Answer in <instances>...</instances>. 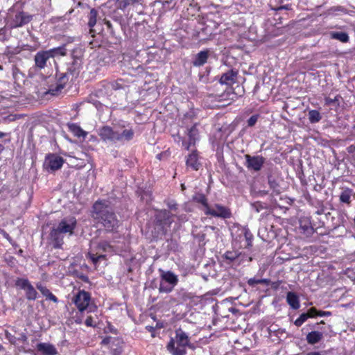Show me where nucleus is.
I'll return each instance as SVG.
<instances>
[{
  "mask_svg": "<svg viewBox=\"0 0 355 355\" xmlns=\"http://www.w3.org/2000/svg\"><path fill=\"white\" fill-rule=\"evenodd\" d=\"M111 340V337H106L102 340V344L103 345H107L110 343V341Z\"/></svg>",
  "mask_w": 355,
  "mask_h": 355,
  "instance_id": "nucleus-47",
  "label": "nucleus"
},
{
  "mask_svg": "<svg viewBox=\"0 0 355 355\" xmlns=\"http://www.w3.org/2000/svg\"><path fill=\"white\" fill-rule=\"evenodd\" d=\"M37 288L41 293L46 297V299L51 300L54 302H58V298L46 287L39 284H37Z\"/></svg>",
  "mask_w": 355,
  "mask_h": 355,
  "instance_id": "nucleus-26",
  "label": "nucleus"
},
{
  "mask_svg": "<svg viewBox=\"0 0 355 355\" xmlns=\"http://www.w3.org/2000/svg\"><path fill=\"white\" fill-rule=\"evenodd\" d=\"M306 355H322V354L318 352H311L307 353Z\"/></svg>",
  "mask_w": 355,
  "mask_h": 355,
  "instance_id": "nucleus-48",
  "label": "nucleus"
},
{
  "mask_svg": "<svg viewBox=\"0 0 355 355\" xmlns=\"http://www.w3.org/2000/svg\"><path fill=\"white\" fill-rule=\"evenodd\" d=\"M52 58L57 55H65L67 54V49L65 45H62L58 47L53 48L47 50Z\"/></svg>",
  "mask_w": 355,
  "mask_h": 355,
  "instance_id": "nucleus-27",
  "label": "nucleus"
},
{
  "mask_svg": "<svg viewBox=\"0 0 355 355\" xmlns=\"http://www.w3.org/2000/svg\"><path fill=\"white\" fill-rule=\"evenodd\" d=\"M351 193L349 191H345L342 192L340 196V200L341 202L349 204L350 203Z\"/></svg>",
  "mask_w": 355,
  "mask_h": 355,
  "instance_id": "nucleus-37",
  "label": "nucleus"
},
{
  "mask_svg": "<svg viewBox=\"0 0 355 355\" xmlns=\"http://www.w3.org/2000/svg\"><path fill=\"white\" fill-rule=\"evenodd\" d=\"M331 38L342 42H347L349 40L348 34L345 32H333L331 33Z\"/></svg>",
  "mask_w": 355,
  "mask_h": 355,
  "instance_id": "nucleus-29",
  "label": "nucleus"
},
{
  "mask_svg": "<svg viewBox=\"0 0 355 355\" xmlns=\"http://www.w3.org/2000/svg\"><path fill=\"white\" fill-rule=\"evenodd\" d=\"M3 349V346L1 345H0V351Z\"/></svg>",
  "mask_w": 355,
  "mask_h": 355,
  "instance_id": "nucleus-54",
  "label": "nucleus"
},
{
  "mask_svg": "<svg viewBox=\"0 0 355 355\" xmlns=\"http://www.w3.org/2000/svg\"><path fill=\"white\" fill-rule=\"evenodd\" d=\"M268 184L270 187L276 193H279V184L274 179L272 178V177H268Z\"/></svg>",
  "mask_w": 355,
  "mask_h": 355,
  "instance_id": "nucleus-36",
  "label": "nucleus"
},
{
  "mask_svg": "<svg viewBox=\"0 0 355 355\" xmlns=\"http://www.w3.org/2000/svg\"><path fill=\"white\" fill-rule=\"evenodd\" d=\"M239 237L240 240L243 239L245 240V243L241 245V248H248L252 246V240L253 236L248 229L243 228L241 230V234Z\"/></svg>",
  "mask_w": 355,
  "mask_h": 355,
  "instance_id": "nucleus-19",
  "label": "nucleus"
},
{
  "mask_svg": "<svg viewBox=\"0 0 355 355\" xmlns=\"http://www.w3.org/2000/svg\"><path fill=\"white\" fill-rule=\"evenodd\" d=\"M177 294L178 301L181 302H185L193 297V295L191 293H189L184 289H180Z\"/></svg>",
  "mask_w": 355,
  "mask_h": 355,
  "instance_id": "nucleus-28",
  "label": "nucleus"
},
{
  "mask_svg": "<svg viewBox=\"0 0 355 355\" xmlns=\"http://www.w3.org/2000/svg\"><path fill=\"white\" fill-rule=\"evenodd\" d=\"M3 69V67L2 66L0 65V70H2Z\"/></svg>",
  "mask_w": 355,
  "mask_h": 355,
  "instance_id": "nucleus-55",
  "label": "nucleus"
},
{
  "mask_svg": "<svg viewBox=\"0 0 355 355\" xmlns=\"http://www.w3.org/2000/svg\"><path fill=\"white\" fill-rule=\"evenodd\" d=\"M240 254L241 253L236 251H227L221 256V258L224 263L230 264L236 261L239 257Z\"/></svg>",
  "mask_w": 355,
  "mask_h": 355,
  "instance_id": "nucleus-24",
  "label": "nucleus"
},
{
  "mask_svg": "<svg viewBox=\"0 0 355 355\" xmlns=\"http://www.w3.org/2000/svg\"><path fill=\"white\" fill-rule=\"evenodd\" d=\"M21 252H22V250H20L19 254H21Z\"/></svg>",
  "mask_w": 355,
  "mask_h": 355,
  "instance_id": "nucleus-57",
  "label": "nucleus"
},
{
  "mask_svg": "<svg viewBox=\"0 0 355 355\" xmlns=\"http://www.w3.org/2000/svg\"><path fill=\"white\" fill-rule=\"evenodd\" d=\"M309 120L311 123H315L319 122L321 119L320 113L315 110H312L309 112Z\"/></svg>",
  "mask_w": 355,
  "mask_h": 355,
  "instance_id": "nucleus-31",
  "label": "nucleus"
},
{
  "mask_svg": "<svg viewBox=\"0 0 355 355\" xmlns=\"http://www.w3.org/2000/svg\"><path fill=\"white\" fill-rule=\"evenodd\" d=\"M198 130L197 129L196 124L193 125L188 131L189 137V146H186L187 150H189L191 146H194L196 141L199 139Z\"/></svg>",
  "mask_w": 355,
  "mask_h": 355,
  "instance_id": "nucleus-20",
  "label": "nucleus"
},
{
  "mask_svg": "<svg viewBox=\"0 0 355 355\" xmlns=\"http://www.w3.org/2000/svg\"><path fill=\"white\" fill-rule=\"evenodd\" d=\"M204 212L206 215H211L214 217L229 218L231 217L230 210L219 204H215L212 207H207L206 209H204Z\"/></svg>",
  "mask_w": 355,
  "mask_h": 355,
  "instance_id": "nucleus-9",
  "label": "nucleus"
},
{
  "mask_svg": "<svg viewBox=\"0 0 355 355\" xmlns=\"http://www.w3.org/2000/svg\"><path fill=\"white\" fill-rule=\"evenodd\" d=\"M182 188L184 189V184H182Z\"/></svg>",
  "mask_w": 355,
  "mask_h": 355,
  "instance_id": "nucleus-56",
  "label": "nucleus"
},
{
  "mask_svg": "<svg viewBox=\"0 0 355 355\" xmlns=\"http://www.w3.org/2000/svg\"><path fill=\"white\" fill-rule=\"evenodd\" d=\"M238 76V71L234 69L228 70L222 74L220 78V83L227 86H231L236 83Z\"/></svg>",
  "mask_w": 355,
  "mask_h": 355,
  "instance_id": "nucleus-15",
  "label": "nucleus"
},
{
  "mask_svg": "<svg viewBox=\"0 0 355 355\" xmlns=\"http://www.w3.org/2000/svg\"><path fill=\"white\" fill-rule=\"evenodd\" d=\"M37 349L43 355H56L58 351L55 346L48 343H40L37 345Z\"/></svg>",
  "mask_w": 355,
  "mask_h": 355,
  "instance_id": "nucleus-16",
  "label": "nucleus"
},
{
  "mask_svg": "<svg viewBox=\"0 0 355 355\" xmlns=\"http://www.w3.org/2000/svg\"><path fill=\"white\" fill-rule=\"evenodd\" d=\"M97 17H98V11L92 8L90 10V12L87 16L88 17V26L90 28L89 33L92 35V37L94 36V31L92 29V28L96 25L97 22Z\"/></svg>",
  "mask_w": 355,
  "mask_h": 355,
  "instance_id": "nucleus-21",
  "label": "nucleus"
},
{
  "mask_svg": "<svg viewBox=\"0 0 355 355\" xmlns=\"http://www.w3.org/2000/svg\"><path fill=\"white\" fill-rule=\"evenodd\" d=\"M50 53L46 51H38L34 57L35 67L40 69H42L46 67L47 62L50 58H52Z\"/></svg>",
  "mask_w": 355,
  "mask_h": 355,
  "instance_id": "nucleus-13",
  "label": "nucleus"
},
{
  "mask_svg": "<svg viewBox=\"0 0 355 355\" xmlns=\"http://www.w3.org/2000/svg\"><path fill=\"white\" fill-rule=\"evenodd\" d=\"M173 214H171L170 211L167 209H162L158 211L156 218L164 224L171 225L173 222Z\"/></svg>",
  "mask_w": 355,
  "mask_h": 355,
  "instance_id": "nucleus-18",
  "label": "nucleus"
},
{
  "mask_svg": "<svg viewBox=\"0 0 355 355\" xmlns=\"http://www.w3.org/2000/svg\"><path fill=\"white\" fill-rule=\"evenodd\" d=\"M320 324H324V322L323 320H321ZM319 324V323H317L316 325Z\"/></svg>",
  "mask_w": 355,
  "mask_h": 355,
  "instance_id": "nucleus-53",
  "label": "nucleus"
},
{
  "mask_svg": "<svg viewBox=\"0 0 355 355\" xmlns=\"http://www.w3.org/2000/svg\"><path fill=\"white\" fill-rule=\"evenodd\" d=\"M63 163L64 159L62 157L55 155H50L47 156L45 164H46L51 171H55L60 168Z\"/></svg>",
  "mask_w": 355,
  "mask_h": 355,
  "instance_id": "nucleus-14",
  "label": "nucleus"
},
{
  "mask_svg": "<svg viewBox=\"0 0 355 355\" xmlns=\"http://www.w3.org/2000/svg\"><path fill=\"white\" fill-rule=\"evenodd\" d=\"M159 271L160 272L159 292L164 293H171L179 282L178 276L170 270L165 271L159 269Z\"/></svg>",
  "mask_w": 355,
  "mask_h": 355,
  "instance_id": "nucleus-6",
  "label": "nucleus"
},
{
  "mask_svg": "<svg viewBox=\"0 0 355 355\" xmlns=\"http://www.w3.org/2000/svg\"><path fill=\"white\" fill-rule=\"evenodd\" d=\"M175 334V339L171 338L166 348L173 355H185L186 347L189 344V336L181 329H177Z\"/></svg>",
  "mask_w": 355,
  "mask_h": 355,
  "instance_id": "nucleus-4",
  "label": "nucleus"
},
{
  "mask_svg": "<svg viewBox=\"0 0 355 355\" xmlns=\"http://www.w3.org/2000/svg\"><path fill=\"white\" fill-rule=\"evenodd\" d=\"M286 302L293 309H298L300 306L299 297L293 292H288L287 293Z\"/></svg>",
  "mask_w": 355,
  "mask_h": 355,
  "instance_id": "nucleus-23",
  "label": "nucleus"
},
{
  "mask_svg": "<svg viewBox=\"0 0 355 355\" xmlns=\"http://www.w3.org/2000/svg\"><path fill=\"white\" fill-rule=\"evenodd\" d=\"M186 164L187 166L192 168L193 170H198L200 163L198 162V154L196 150H193L192 153L188 155Z\"/></svg>",
  "mask_w": 355,
  "mask_h": 355,
  "instance_id": "nucleus-22",
  "label": "nucleus"
},
{
  "mask_svg": "<svg viewBox=\"0 0 355 355\" xmlns=\"http://www.w3.org/2000/svg\"><path fill=\"white\" fill-rule=\"evenodd\" d=\"M16 286L26 292V297L28 300H35L37 297V292L28 279L18 278L15 282Z\"/></svg>",
  "mask_w": 355,
  "mask_h": 355,
  "instance_id": "nucleus-8",
  "label": "nucleus"
},
{
  "mask_svg": "<svg viewBox=\"0 0 355 355\" xmlns=\"http://www.w3.org/2000/svg\"><path fill=\"white\" fill-rule=\"evenodd\" d=\"M182 146L186 148L187 146H189V141H182Z\"/></svg>",
  "mask_w": 355,
  "mask_h": 355,
  "instance_id": "nucleus-50",
  "label": "nucleus"
},
{
  "mask_svg": "<svg viewBox=\"0 0 355 355\" xmlns=\"http://www.w3.org/2000/svg\"><path fill=\"white\" fill-rule=\"evenodd\" d=\"M259 118V115L255 114L251 116L249 119L248 120V125L250 127H252L255 125Z\"/></svg>",
  "mask_w": 355,
  "mask_h": 355,
  "instance_id": "nucleus-39",
  "label": "nucleus"
},
{
  "mask_svg": "<svg viewBox=\"0 0 355 355\" xmlns=\"http://www.w3.org/2000/svg\"><path fill=\"white\" fill-rule=\"evenodd\" d=\"M83 52L80 48L74 49L71 53V59L66 63V71L62 73L59 77L55 88L49 89L52 95H55L60 92L67 85L69 80V76L76 78L82 66V58Z\"/></svg>",
  "mask_w": 355,
  "mask_h": 355,
  "instance_id": "nucleus-1",
  "label": "nucleus"
},
{
  "mask_svg": "<svg viewBox=\"0 0 355 355\" xmlns=\"http://www.w3.org/2000/svg\"><path fill=\"white\" fill-rule=\"evenodd\" d=\"M105 24L107 25V28H112V24L110 21H105Z\"/></svg>",
  "mask_w": 355,
  "mask_h": 355,
  "instance_id": "nucleus-49",
  "label": "nucleus"
},
{
  "mask_svg": "<svg viewBox=\"0 0 355 355\" xmlns=\"http://www.w3.org/2000/svg\"><path fill=\"white\" fill-rule=\"evenodd\" d=\"M98 135L106 143L122 145L133 138L134 131L124 124H114L112 127L105 125L99 128Z\"/></svg>",
  "mask_w": 355,
  "mask_h": 355,
  "instance_id": "nucleus-2",
  "label": "nucleus"
},
{
  "mask_svg": "<svg viewBox=\"0 0 355 355\" xmlns=\"http://www.w3.org/2000/svg\"><path fill=\"white\" fill-rule=\"evenodd\" d=\"M331 315V313L330 311H319L318 316H330Z\"/></svg>",
  "mask_w": 355,
  "mask_h": 355,
  "instance_id": "nucleus-46",
  "label": "nucleus"
},
{
  "mask_svg": "<svg viewBox=\"0 0 355 355\" xmlns=\"http://www.w3.org/2000/svg\"><path fill=\"white\" fill-rule=\"evenodd\" d=\"M165 202L166 203L167 207H168V209L171 211H174L177 212L178 205L175 200H166Z\"/></svg>",
  "mask_w": 355,
  "mask_h": 355,
  "instance_id": "nucleus-38",
  "label": "nucleus"
},
{
  "mask_svg": "<svg viewBox=\"0 0 355 355\" xmlns=\"http://www.w3.org/2000/svg\"><path fill=\"white\" fill-rule=\"evenodd\" d=\"M27 340V336L25 334L21 333L19 334L17 336V341L20 343H24Z\"/></svg>",
  "mask_w": 355,
  "mask_h": 355,
  "instance_id": "nucleus-43",
  "label": "nucleus"
},
{
  "mask_svg": "<svg viewBox=\"0 0 355 355\" xmlns=\"http://www.w3.org/2000/svg\"><path fill=\"white\" fill-rule=\"evenodd\" d=\"M112 247L108 241H101L99 242H91V251L88 253V256L92 262L96 264L101 259H105V255L101 254V252H110Z\"/></svg>",
  "mask_w": 355,
  "mask_h": 355,
  "instance_id": "nucleus-7",
  "label": "nucleus"
},
{
  "mask_svg": "<svg viewBox=\"0 0 355 355\" xmlns=\"http://www.w3.org/2000/svg\"><path fill=\"white\" fill-rule=\"evenodd\" d=\"M326 101H327V103H329L333 102V100H331L330 98H327V99H326Z\"/></svg>",
  "mask_w": 355,
  "mask_h": 355,
  "instance_id": "nucleus-52",
  "label": "nucleus"
},
{
  "mask_svg": "<svg viewBox=\"0 0 355 355\" xmlns=\"http://www.w3.org/2000/svg\"><path fill=\"white\" fill-rule=\"evenodd\" d=\"M323 337L321 332L313 331L306 335V341L309 344L314 345L319 343Z\"/></svg>",
  "mask_w": 355,
  "mask_h": 355,
  "instance_id": "nucleus-25",
  "label": "nucleus"
},
{
  "mask_svg": "<svg viewBox=\"0 0 355 355\" xmlns=\"http://www.w3.org/2000/svg\"><path fill=\"white\" fill-rule=\"evenodd\" d=\"M309 318L310 315L306 313H302L297 319L295 320L294 324L297 327H301Z\"/></svg>",
  "mask_w": 355,
  "mask_h": 355,
  "instance_id": "nucleus-34",
  "label": "nucleus"
},
{
  "mask_svg": "<svg viewBox=\"0 0 355 355\" xmlns=\"http://www.w3.org/2000/svg\"><path fill=\"white\" fill-rule=\"evenodd\" d=\"M174 216L177 218L180 223H184L188 220L187 215L184 214H178L175 213L174 214Z\"/></svg>",
  "mask_w": 355,
  "mask_h": 355,
  "instance_id": "nucleus-41",
  "label": "nucleus"
},
{
  "mask_svg": "<svg viewBox=\"0 0 355 355\" xmlns=\"http://www.w3.org/2000/svg\"><path fill=\"white\" fill-rule=\"evenodd\" d=\"M193 200L196 202L200 203L204 206V209H206L209 205L207 203V199L204 194L197 193L193 196Z\"/></svg>",
  "mask_w": 355,
  "mask_h": 355,
  "instance_id": "nucleus-32",
  "label": "nucleus"
},
{
  "mask_svg": "<svg viewBox=\"0 0 355 355\" xmlns=\"http://www.w3.org/2000/svg\"><path fill=\"white\" fill-rule=\"evenodd\" d=\"M245 165L248 169L259 171L264 164L265 159L261 156H251L245 155Z\"/></svg>",
  "mask_w": 355,
  "mask_h": 355,
  "instance_id": "nucleus-12",
  "label": "nucleus"
},
{
  "mask_svg": "<svg viewBox=\"0 0 355 355\" xmlns=\"http://www.w3.org/2000/svg\"><path fill=\"white\" fill-rule=\"evenodd\" d=\"M76 220L74 218H64L59 223L56 227H54L51 232V237L57 243L58 245L62 244L63 234H73L75 229Z\"/></svg>",
  "mask_w": 355,
  "mask_h": 355,
  "instance_id": "nucleus-5",
  "label": "nucleus"
},
{
  "mask_svg": "<svg viewBox=\"0 0 355 355\" xmlns=\"http://www.w3.org/2000/svg\"><path fill=\"white\" fill-rule=\"evenodd\" d=\"M21 252H22V250H20L19 254H21Z\"/></svg>",
  "mask_w": 355,
  "mask_h": 355,
  "instance_id": "nucleus-58",
  "label": "nucleus"
},
{
  "mask_svg": "<svg viewBox=\"0 0 355 355\" xmlns=\"http://www.w3.org/2000/svg\"><path fill=\"white\" fill-rule=\"evenodd\" d=\"M33 16L26 12L20 11L15 13L12 19L10 26L11 28L21 27L28 24L32 19Z\"/></svg>",
  "mask_w": 355,
  "mask_h": 355,
  "instance_id": "nucleus-11",
  "label": "nucleus"
},
{
  "mask_svg": "<svg viewBox=\"0 0 355 355\" xmlns=\"http://www.w3.org/2000/svg\"><path fill=\"white\" fill-rule=\"evenodd\" d=\"M209 50L201 51L198 53L193 58L192 64L194 67L203 66L208 60L209 58Z\"/></svg>",
  "mask_w": 355,
  "mask_h": 355,
  "instance_id": "nucleus-17",
  "label": "nucleus"
},
{
  "mask_svg": "<svg viewBox=\"0 0 355 355\" xmlns=\"http://www.w3.org/2000/svg\"><path fill=\"white\" fill-rule=\"evenodd\" d=\"M318 313H319V311L317 310L315 307H312V308L309 309L306 312V313L309 314V315H310V318H315V316H318Z\"/></svg>",
  "mask_w": 355,
  "mask_h": 355,
  "instance_id": "nucleus-40",
  "label": "nucleus"
},
{
  "mask_svg": "<svg viewBox=\"0 0 355 355\" xmlns=\"http://www.w3.org/2000/svg\"><path fill=\"white\" fill-rule=\"evenodd\" d=\"M252 207L256 210L257 212H259L261 209H263L262 205L259 202L252 204Z\"/></svg>",
  "mask_w": 355,
  "mask_h": 355,
  "instance_id": "nucleus-44",
  "label": "nucleus"
},
{
  "mask_svg": "<svg viewBox=\"0 0 355 355\" xmlns=\"http://www.w3.org/2000/svg\"><path fill=\"white\" fill-rule=\"evenodd\" d=\"M70 130L71 132L78 137H83L85 138L87 132L84 131L80 126L73 124L70 127Z\"/></svg>",
  "mask_w": 355,
  "mask_h": 355,
  "instance_id": "nucleus-30",
  "label": "nucleus"
},
{
  "mask_svg": "<svg viewBox=\"0 0 355 355\" xmlns=\"http://www.w3.org/2000/svg\"><path fill=\"white\" fill-rule=\"evenodd\" d=\"M139 0H117L119 7L121 9H125L130 4L138 3Z\"/></svg>",
  "mask_w": 355,
  "mask_h": 355,
  "instance_id": "nucleus-35",
  "label": "nucleus"
},
{
  "mask_svg": "<svg viewBox=\"0 0 355 355\" xmlns=\"http://www.w3.org/2000/svg\"><path fill=\"white\" fill-rule=\"evenodd\" d=\"M85 323V324L87 327H93V326H94V324H93V319H92V318L91 316L87 317V318L86 319Z\"/></svg>",
  "mask_w": 355,
  "mask_h": 355,
  "instance_id": "nucleus-45",
  "label": "nucleus"
},
{
  "mask_svg": "<svg viewBox=\"0 0 355 355\" xmlns=\"http://www.w3.org/2000/svg\"><path fill=\"white\" fill-rule=\"evenodd\" d=\"M0 233H3V234L6 236H8V234L3 230L0 229Z\"/></svg>",
  "mask_w": 355,
  "mask_h": 355,
  "instance_id": "nucleus-51",
  "label": "nucleus"
},
{
  "mask_svg": "<svg viewBox=\"0 0 355 355\" xmlns=\"http://www.w3.org/2000/svg\"><path fill=\"white\" fill-rule=\"evenodd\" d=\"M91 300L90 294L85 291H79L74 296L73 302L79 311L83 312L87 309Z\"/></svg>",
  "mask_w": 355,
  "mask_h": 355,
  "instance_id": "nucleus-10",
  "label": "nucleus"
},
{
  "mask_svg": "<svg viewBox=\"0 0 355 355\" xmlns=\"http://www.w3.org/2000/svg\"><path fill=\"white\" fill-rule=\"evenodd\" d=\"M92 217L107 232H113L119 226V220L107 200L96 201L94 204Z\"/></svg>",
  "mask_w": 355,
  "mask_h": 355,
  "instance_id": "nucleus-3",
  "label": "nucleus"
},
{
  "mask_svg": "<svg viewBox=\"0 0 355 355\" xmlns=\"http://www.w3.org/2000/svg\"><path fill=\"white\" fill-rule=\"evenodd\" d=\"M6 338L8 339V340L11 343H12V344H17V336H15L14 335H12L10 333H6Z\"/></svg>",
  "mask_w": 355,
  "mask_h": 355,
  "instance_id": "nucleus-42",
  "label": "nucleus"
},
{
  "mask_svg": "<svg viewBox=\"0 0 355 355\" xmlns=\"http://www.w3.org/2000/svg\"><path fill=\"white\" fill-rule=\"evenodd\" d=\"M269 280L268 279H256L250 278L248 280V284L250 286H254L257 284H268Z\"/></svg>",
  "mask_w": 355,
  "mask_h": 355,
  "instance_id": "nucleus-33",
  "label": "nucleus"
}]
</instances>
